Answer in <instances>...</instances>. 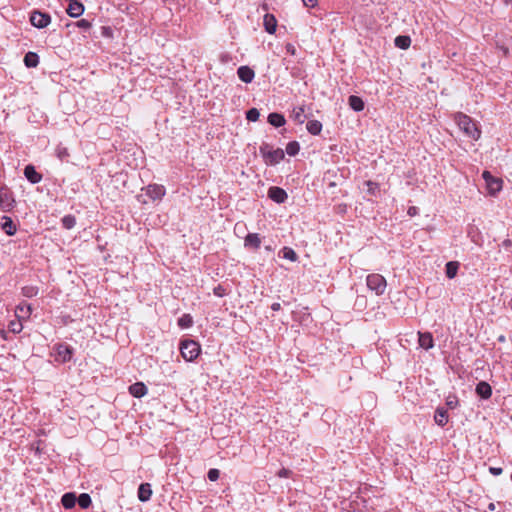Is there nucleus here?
I'll use <instances>...</instances> for the list:
<instances>
[{
  "instance_id": "nucleus-30",
  "label": "nucleus",
  "mask_w": 512,
  "mask_h": 512,
  "mask_svg": "<svg viewBox=\"0 0 512 512\" xmlns=\"http://www.w3.org/2000/svg\"><path fill=\"white\" fill-rule=\"evenodd\" d=\"M193 324V319L189 314H184L178 319V325L181 328H189Z\"/></svg>"
},
{
  "instance_id": "nucleus-22",
  "label": "nucleus",
  "mask_w": 512,
  "mask_h": 512,
  "mask_svg": "<svg viewBox=\"0 0 512 512\" xmlns=\"http://www.w3.org/2000/svg\"><path fill=\"white\" fill-rule=\"evenodd\" d=\"M349 106L356 112H360L364 109L363 100L355 95H351L348 99Z\"/></svg>"
},
{
  "instance_id": "nucleus-16",
  "label": "nucleus",
  "mask_w": 512,
  "mask_h": 512,
  "mask_svg": "<svg viewBox=\"0 0 512 512\" xmlns=\"http://www.w3.org/2000/svg\"><path fill=\"white\" fill-rule=\"evenodd\" d=\"M261 245V238L257 233H249L244 240V246L247 248L258 249Z\"/></svg>"
},
{
  "instance_id": "nucleus-24",
  "label": "nucleus",
  "mask_w": 512,
  "mask_h": 512,
  "mask_svg": "<svg viewBox=\"0 0 512 512\" xmlns=\"http://www.w3.org/2000/svg\"><path fill=\"white\" fill-rule=\"evenodd\" d=\"M268 122L275 127H281L285 124V118L282 114L271 113L268 116Z\"/></svg>"
},
{
  "instance_id": "nucleus-12",
  "label": "nucleus",
  "mask_w": 512,
  "mask_h": 512,
  "mask_svg": "<svg viewBox=\"0 0 512 512\" xmlns=\"http://www.w3.org/2000/svg\"><path fill=\"white\" fill-rule=\"evenodd\" d=\"M419 335V346L425 350H429L434 346L433 336L430 332L418 333Z\"/></svg>"
},
{
  "instance_id": "nucleus-50",
  "label": "nucleus",
  "mask_w": 512,
  "mask_h": 512,
  "mask_svg": "<svg viewBox=\"0 0 512 512\" xmlns=\"http://www.w3.org/2000/svg\"><path fill=\"white\" fill-rule=\"evenodd\" d=\"M488 508H489V510H494L495 509V504L490 503Z\"/></svg>"
},
{
  "instance_id": "nucleus-37",
  "label": "nucleus",
  "mask_w": 512,
  "mask_h": 512,
  "mask_svg": "<svg viewBox=\"0 0 512 512\" xmlns=\"http://www.w3.org/2000/svg\"><path fill=\"white\" fill-rule=\"evenodd\" d=\"M31 306L29 304L25 305V306H22V305H19L17 307V311L20 313L19 314V317H29L30 314H31Z\"/></svg>"
},
{
  "instance_id": "nucleus-52",
  "label": "nucleus",
  "mask_w": 512,
  "mask_h": 512,
  "mask_svg": "<svg viewBox=\"0 0 512 512\" xmlns=\"http://www.w3.org/2000/svg\"><path fill=\"white\" fill-rule=\"evenodd\" d=\"M215 293H216L218 296H221L220 290H217V292L215 291Z\"/></svg>"
},
{
  "instance_id": "nucleus-53",
  "label": "nucleus",
  "mask_w": 512,
  "mask_h": 512,
  "mask_svg": "<svg viewBox=\"0 0 512 512\" xmlns=\"http://www.w3.org/2000/svg\"><path fill=\"white\" fill-rule=\"evenodd\" d=\"M164 3L167 2L168 0H162Z\"/></svg>"
},
{
  "instance_id": "nucleus-19",
  "label": "nucleus",
  "mask_w": 512,
  "mask_h": 512,
  "mask_svg": "<svg viewBox=\"0 0 512 512\" xmlns=\"http://www.w3.org/2000/svg\"><path fill=\"white\" fill-rule=\"evenodd\" d=\"M476 392L481 398L488 399L492 394V389L487 382L481 381L476 386Z\"/></svg>"
},
{
  "instance_id": "nucleus-5",
  "label": "nucleus",
  "mask_w": 512,
  "mask_h": 512,
  "mask_svg": "<svg viewBox=\"0 0 512 512\" xmlns=\"http://www.w3.org/2000/svg\"><path fill=\"white\" fill-rule=\"evenodd\" d=\"M367 287L377 295H382L386 290V280L380 274H370L366 278Z\"/></svg>"
},
{
  "instance_id": "nucleus-46",
  "label": "nucleus",
  "mask_w": 512,
  "mask_h": 512,
  "mask_svg": "<svg viewBox=\"0 0 512 512\" xmlns=\"http://www.w3.org/2000/svg\"><path fill=\"white\" fill-rule=\"evenodd\" d=\"M290 474V471L283 468L281 469L279 472H278V476L281 477V478H284V477H288Z\"/></svg>"
},
{
  "instance_id": "nucleus-1",
  "label": "nucleus",
  "mask_w": 512,
  "mask_h": 512,
  "mask_svg": "<svg viewBox=\"0 0 512 512\" xmlns=\"http://www.w3.org/2000/svg\"><path fill=\"white\" fill-rule=\"evenodd\" d=\"M166 194V189L163 185L149 184L141 189V193L137 195L138 202L147 204L149 200L160 201Z\"/></svg>"
},
{
  "instance_id": "nucleus-14",
  "label": "nucleus",
  "mask_w": 512,
  "mask_h": 512,
  "mask_svg": "<svg viewBox=\"0 0 512 512\" xmlns=\"http://www.w3.org/2000/svg\"><path fill=\"white\" fill-rule=\"evenodd\" d=\"M24 175L32 184L39 183L42 180V175L38 173L32 165H27L25 167Z\"/></svg>"
},
{
  "instance_id": "nucleus-10",
  "label": "nucleus",
  "mask_w": 512,
  "mask_h": 512,
  "mask_svg": "<svg viewBox=\"0 0 512 512\" xmlns=\"http://www.w3.org/2000/svg\"><path fill=\"white\" fill-rule=\"evenodd\" d=\"M57 360L67 362L72 358V348L65 344H60L56 348Z\"/></svg>"
},
{
  "instance_id": "nucleus-25",
  "label": "nucleus",
  "mask_w": 512,
  "mask_h": 512,
  "mask_svg": "<svg viewBox=\"0 0 512 512\" xmlns=\"http://www.w3.org/2000/svg\"><path fill=\"white\" fill-rule=\"evenodd\" d=\"M306 129L310 134L318 135L322 130V124L318 120H310L307 122Z\"/></svg>"
},
{
  "instance_id": "nucleus-31",
  "label": "nucleus",
  "mask_w": 512,
  "mask_h": 512,
  "mask_svg": "<svg viewBox=\"0 0 512 512\" xmlns=\"http://www.w3.org/2000/svg\"><path fill=\"white\" fill-rule=\"evenodd\" d=\"M294 121L302 124L304 121H305V114H304V108L303 107H298V108H295L293 110V115H292Z\"/></svg>"
},
{
  "instance_id": "nucleus-17",
  "label": "nucleus",
  "mask_w": 512,
  "mask_h": 512,
  "mask_svg": "<svg viewBox=\"0 0 512 512\" xmlns=\"http://www.w3.org/2000/svg\"><path fill=\"white\" fill-rule=\"evenodd\" d=\"M152 495L151 485L149 483H142L138 488V498L141 502H147Z\"/></svg>"
},
{
  "instance_id": "nucleus-39",
  "label": "nucleus",
  "mask_w": 512,
  "mask_h": 512,
  "mask_svg": "<svg viewBox=\"0 0 512 512\" xmlns=\"http://www.w3.org/2000/svg\"><path fill=\"white\" fill-rule=\"evenodd\" d=\"M9 329L13 333H20L23 329V326L20 321H11L9 324Z\"/></svg>"
},
{
  "instance_id": "nucleus-15",
  "label": "nucleus",
  "mask_w": 512,
  "mask_h": 512,
  "mask_svg": "<svg viewBox=\"0 0 512 512\" xmlns=\"http://www.w3.org/2000/svg\"><path fill=\"white\" fill-rule=\"evenodd\" d=\"M263 24L266 32L269 34H274L277 28V20L273 14H265L263 19Z\"/></svg>"
},
{
  "instance_id": "nucleus-29",
  "label": "nucleus",
  "mask_w": 512,
  "mask_h": 512,
  "mask_svg": "<svg viewBox=\"0 0 512 512\" xmlns=\"http://www.w3.org/2000/svg\"><path fill=\"white\" fill-rule=\"evenodd\" d=\"M77 502L82 509H87L90 507L92 500L89 494L82 493L77 498Z\"/></svg>"
},
{
  "instance_id": "nucleus-35",
  "label": "nucleus",
  "mask_w": 512,
  "mask_h": 512,
  "mask_svg": "<svg viewBox=\"0 0 512 512\" xmlns=\"http://www.w3.org/2000/svg\"><path fill=\"white\" fill-rule=\"evenodd\" d=\"M76 224V219L72 215H66L62 218V225L66 229H72Z\"/></svg>"
},
{
  "instance_id": "nucleus-38",
  "label": "nucleus",
  "mask_w": 512,
  "mask_h": 512,
  "mask_svg": "<svg viewBox=\"0 0 512 512\" xmlns=\"http://www.w3.org/2000/svg\"><path fill=\"white\" fill-rule=\"evenodd\" d=\"M260 113L256 108H251L247 111L246 117L249 121H257L259 119Z\"/></svg>"
},
{
  "instance_id": "nucleus-13",
  "label": "nucleus",
  "mask_w": 512,
  "mask_h": 512,
  "mask_svg": "<svg viewBox=\"0 0 512 512\" xmlns=\"http://www.w3.org/2000/svg\"><path fill=\"white\" fill-rule=\"evenodd\" d=\"M66 11L69 16L77 18L83 14L84 6L79 0H76L68 4Z\"/></svg>"
},
{
  "instance_id": "nucleus-42",
  "label": "nucleus",
  "mask_w": 512,
  "mask_h": 512,
  "mask_svg": "<svg viewBox=\"0 0 512 512\" xmlns=\"http://www.w3.org/2000/svg\"><path fill=\"white\" fill-rule=\"evenodd\" d=\"M75 25L84 31H87L91 27V23L86 19H81L77 21Z\"/></svg>"
},
{
  "instance_id": "nucleus-18",
  "label": "nucleus",
  "mask_w": 512,
  "mask_h": 512,
  "mask_svg": "<svg viewBox=\"0 0 512 512\" xmlns=\"http://www.w3.org/2000/svg\"><path fill=\"white\" fill-rule=\"evenodd\" d=\"M129 392L136 398H141L147 394V387L142 382H137L129 387Z\"/></svg>"
},
{
  "instance_id": "nucleus-2",
  "label": "nucleus",
  "mask_w": 512,
  "mask_h": 512,
  "mask_svg": "<svg viewBox=\"0 0 512 512\" xmlns=\"http://www.w3.org/2000/svg\"><path fill=\"white\" fill-rule=\"evenodd\" d=\"M455 121L458 124L459 128L470 138L477 140L480 137V130L477 128L476 124L472 121V119L462 113H458L455 116Z\"/></svg>"
},
{
  "instance_id": "nucleus-51",
  "label": "nucleus",
  "mask_w": 512,
  "mask_h": 512,
  "mask_svg": "<svg viewBox=\"0 0 512 512\" xmlns=\"http://www.w3.org/2000/svg\"><path fill=\"white\" fill-rule=\"evenodd\" d=\"M215 293H216L218 296H221L220 290H217V292L215 291Z\"/></svg>"
},
{
  "instance_id": "nucleus-9",
  "label": "nucleus",
  "mask_w": 512,
  "mask_h": 512,
  "mask_svg": "<svg viewBox=\"0 0 512 512\" xmlns=\"http://www.w3.org/2000/svg\"><path fill=\"white\" fill-rule=\"evenodd\" d=\"M14 202L15 200L10 192L6 188H0V209L9 211L13 207Z\"/></svg>"
},
{
  "instance_id": "nucleus-44",
  "label": "nucleus",
  "mask_w": 512,
  "mask_h": 512,
  "mask_svg": "<svg viewBox=\"0 0 512 512\" xmlns=\"http://www.w3.org/2000/svg\"><path fill=\"white\" fill-rule=\"evenodd\" d=\"M302 2L305 7L314 8L317 5L318 0H302Z\"/></svg>"
},
{
  "instance_id": "nucleus-28",
  "label": "nucleus",
  "mask_w": 512,
  "mask_h": 512,
  "mask_svg": "<svg viewBox=\"0 0 512 512\" xmlns=\"http://www.w3.org/2000/svg\"><path fill=\"white\" fill-rule=\"evenodd\" d=\"M410 44H411V39L409 36L400 35L395 38V45L398 48L407 49L410 46Z\"/></svg>"
},
{
  "instance_id": "nucleus-36",
  "label": "nucleus",
  "mask_w": 512,
  "mask_h": 512,
  "mask_svg": "<svg viewBox=\"0 0 512 512\" xmlns=\"http://www.w3.org/2000/svg\"><path fill=\"white\" fill-rule=\"evenodd\" d=\"M22 294L27 298H32L38 294V288L35 286H25L22 288Z\"/></svg>"
},
{
  "instance_id": "nucleus-27",
  "label": "nucleus",
  "mask_w": 512,
  "mask_h": 512,
  "mask_svg": "<svg viewBox=\"0 0 512 512\" xmlns=\"http://www.w3.org/2000/svg\"><path fill=\"white\" fill-rule=\"evenodd\" d=\"M458 268H459V264L458 262H453V261H450L446 264V276L449 278V279H452L456 276L457 274V271H458Z\"/></svg>"
},
{
  "instance_id": "nucleus-47",
  "label": "nucleus",
  "mask_w": 512,
  "mask_h": 512,
  "mask_svg": "<svg viewBox=\"0 0 512 512\" xmlns=\"http://www.w3.org/2000/svg\"><path fill=\"white\" fill-rule=\"evenodd\" d=\"M286 49L288 52H290L291 54H294L295 53V48L292 44H287L286 45Z\"/></svg>"
},
{
  "instance_id": "nucleus-40",
  "label": "nucleus",
  "mask_w": 512,
  "mask_h": 512,
  "mask_svg": "<svg viewBox=\"0 0 512 512\" xmlns=\"http://www.w3.org/2000/svg\"><path fill=\"white\" fill-rule=\"evenodd\" d=\"M458 399L455 395H449L447 398H446V405L450 408V409H454L458 406Z\"/></svg>"
},
{
  "instance_id": "nucleus-33",
  "label": "nucleus",
  "mask_w": 512,
  "mask_h": 512,
  "mask_svg": "<svg viewBox=\"0 0 512 512\" xmlns=\"http://www.w3.org/2000/svg\"><path fill=\"white\" fill-rule=\"evenodd\" d=\"M300 149L299 143L296 141L289 142L286 146V153L290 156L298 154Z\"/></svg>"
},
{
  "instance_id": "nucleus-49",
  "label": "nucleus",
  "mask_w": 512,
  "mask_h": 512,
  "mask_svg": "<svg viewBox=\"0 0 512 512\" xmlns=\"http://www.w3.org/2000/svg\"><path fill=\"white\" fill-rule=\"evenodd\" d=\"M408 213L410 215H414L416 213V208L415 207H410L409 210H408Z\"/></svg>"
},
{
  "instance_id": "nucleus-3",
  "label": "nucleus",
  "mask_w": 512,
  "mask_h": 512,
  "mask_svg": "<svg viewBox=\"0 0 512 512\" xmlns=\"http://www.w3.org/2000/svg\"><path fill=\"white\" fill-rule=\"evenodd\" d=\"M200 351H201L200 345L194 340L186 339V340L181 341V343H180V352H181L182 357L186 361L191 362V361L195 360L199 356Z\"/></svg>"
},
{
  "instance_id": "nucleus-4",
  "label": "nucleus",
  "mask_w": 512,
  "mask_h": 512,
  "mask_svg": "<svg viewBox=\"0 0 512 512\" xmlns=\"http://www.w3.org/2000/svg\"><path fill=\"white\" fill-rule=\"evenodd\" d=\"M260 153L264 157L266 163L274 165L279 163L284 158V151L280 148L271 149L268 144H263L260 147Z\"/></svg>"
},
{
  "instance_id": "nucleus-32",
  "label": "nucleus",
  "mask_w": 512,
  "mask_h": 512,
  "mask_svg": "<svg viewBox=\"0 0 512 512\" xmlns=\"http://www.w3.org/2000/svg\"><path fill=\"white\" fill-rule=\"evenodd\" d=\"M282 253H283V258L290 260L292 262H295L298 259L296 252L290 247H284L282 249Z\"/></svg>"
},
{
  "instance_id": "nucleus-7",
  "label": "nucleus",
  "mask_w": 512,
  "mask_h": 512,
  "mask_svg": "<svg viewBox=\"0 0 512 512\" xmlns=\"http://www.w3.org/2000/svg\"><path fill=\"white\" fill-rule=\"evenodd\" d=\"M483 178L486 182L487 189L490 194L494 195L502 188V180L494 178L488 171L483 172Z\"/></svg>"
},
{
  "instance_id": "nucleus-20",
  "label": "nucleus",
  "mask_w": 512,
  "mask_h": 512,
  "mask_svg": "<svg viewBox=\"0 0 512 512\" xmlns=\"http://www.w3.org/2000/svg\"><path fill=\"white\" fill-rule=\"evenodd\" d=\"M434 420L437 425L441 427L445 426L448 422L447 411L442 407L437 408L434 414Z\"/></svg>"
},
{
  "instance_id": "nucleus-26",
  "label": "nucleus",
  "mask_w": 512,
  "mask_h": 512,
  "mask_svg": "<svg viewBox=\"0 0 512 512\" xmlns=\"http://www.w3.org/2000/svg\"><path fill=\"white\" fill-rule=\"evenodd\" d=\"M24 63L29 68L36 67L39 64V57L34 52H28L24 56Z\"/></svg>"
},
{
  "instance_id": "nucleus-34",
  "label": "nucleus",
  "mask_w": 512,
  "mask_h": 512,
  "mask_svg": "<svg viewBox=\"0 0 512 512\" xmlns=\"http://www.w3.org/2000/svg\"><path fill=\"white\" fill-rule=\"evenodd\" d=\"M56 156L61 161L67 159L69 157L68 149L62 145H58L55 150Z\"/></svg>"
},
{
  "instance_id": "nucleus-45",
  "label": "nucleus",
  "mask_w": 512,
  "mask_h": 512,
  "mask_svg": "<svg viewBox=\"0 0 512 512\" xmlns=\"http://www.w3.org/2000/svg\"><path fill=\"white\" fill-rule=\"evenodd\" d=\"M489 471L491 474H493L495 476H498V475L502 474V472H503L502 468H500V467H490Z\"/></svg>"
},
{
  "instance_id": "nucleus-11",
  "label": "nucleus",
  "mask_w": 512,
  "mask_h": 512,
  "mask_svg": "<svg viewBox=\"0 0 512 512\" xmlns=\"http://www.w3.org/2000/svg\"><path fill=\"white\" fill-rule=\"evenodd\" d=\"M237 74L244 83H251L255 77L254 71L248 66H240L237 70Z\"/></svg>"
},
{
  "instance_id": "nucleus-48",
  "label": "nucleus",
  "mask_w": 512,
  "mask_h": 512,
  "mask_svg": "<svg viewBox=\"0 0 512 512\" xmlns=\"http://www.w3.org/2000/svg\"><path fill=\"white\" fill-rule=\"evenodd\" d=\"M280 308H281L280 303H277V302H276V303H273V304L271 305V309H272L273 311H278V310H280Z\"/></svg>"
},
{
  "instance_id": "nucleus-23",
  "label": "nucleus",
  "mask_w": 512,
  "mask_h": 512,
  "mask_svg": "<svg viewBox=\"0 0 512 512\" xmlns=\"http://www.w3.org/2000/svg\"><path fill=\"white\" fill-rule=\"evenodd\" d=\"M77 498L74 493H66L62 496L61 503L64 508L71 509L75 506Z\"/></svg>"
},
{
  "instance_id": "nucleus-8",
  "label": "nucleus",
  "mask_w": 512,
  "mask_h": 512,
  "mask_svg": "<svg viewBox=\"0 0 512 512\" xmlns=\"http://www.w3.org/2000/svg\"><path fill=\"white\" fill-rule=\"evenodd\" d=\"M268 197L274 202L281 204L287 200L288 195L284 189L274 186L268 190Z\"/></svg>"
},
{
  "instance_id": "nucleus-41",
  "label": "nucleus",
  "mask_w": 512,
  "mask_h": 512,
  "mask_svg": "<svg viewBox=\"0 0 512 512\" xmlns=\"http://www.w3.org/2000/svg\"><path fill=\"white\" fill-rule=\"evenodd\" d=\"M365 185L367 186L368 193L371 195H375L376 191L379 189L378 184L372 181H366Z\"/></svg>"
},
{
  "instance_id": "nucleus-6",
  "label": "nucleus",
  "mask_w": 512,
  "mask_h": 512,
  "mask_svg": "<svg viewBox=\"0 0 512 512\" xmlns=\"http://www.w3.org/2000/svg\"><path fill=\"white\" fill-rule=\"evenodd\" d=\"M30 22L36 28H45L50 24L51 17L47 13L34 11L30 16Z\"/></svg>"
},
{
  "instance_id": "nucleus-21",
  "label": "nucleus",
  "mask_w": 512,
  "mask_h": 512,
  "mask_svg": "<svg viewBox=\"0 0 512 512\" xmlns=\"http://www.w3.org/2000/svg\"><path fill=\"white\" fill-rule=\"evenodd\" d=\"M4 222L1 225V228L5 231V233L9 236H12L16 233V225L12 221V219L8 216L3 217Z\"/></svg>"
},
{
  "instance_id": "nucleus-43",
  "label": "nucleus",
  "mask_w": 512,
  "mask_h": 512,
  "mask_svg": "<svg viewBox=\"0 0 512 512\" xmlns=\"http://www.w3.org/2000/svg\"><path fill=\"white\" fill-rule=\"evenodd\" d=\"M207 476L210 481H216L220 476V472L218 469L213 468L208 471Z\"/></svg>"
}]
</instances>
